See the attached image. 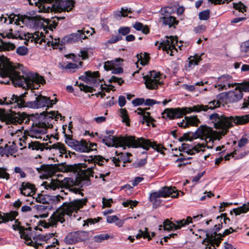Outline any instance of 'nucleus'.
<instances>
[{"label":"nucleus","mask_w":249,"mask_h":249,"mask_svg":"<svg viewBox=\"0 0 249 249\" xmlns=\"http://www.w3.org/2000/svg\"><path fill=\"white\" fill-rule=\"evenodd\" d=\"M185 118L186 119L185 125H188V126L189 125L196 126L200 123V121L196 116L185 117Z\"/></svg>","instance_id":"obj_40"},{"label":"nucleus","mask_w":249,"mask_h":249,"mask_svg":"<svg viewBox=\"0 0 249 249\" xmlns=\"http://www.w3.org/2000/svg\"><path fill=\"white\" fill-rule=\"evenodd\" d=\"M75 86H78L80 90L84 91L85 92H92L93 91H95L93 87L85 85L84 84L80 83L79 84L78 81L75 82Z\"/></svg>","instance_id":"obj_46"},{"label":"nucleus","mask_w":249,"mask_h":249,"mask_svg":"<svg viewBox=\"0 0 249 249\" xmlns=\"http://www.w3.org/2000/svg\"><path fill=\"white\" fill-rule=\"evenodd\" d=\"M25 92L19 96H13L14 102L17 103L18 107H29L31 108H39L46 107L50 108L53 107V105L57 102V99L55 98L54 99H51L50 97L43 96L40 93H35V100L32 101H26L24 99L26 96Z\"/></svg>","instance_id":"obj_5"},{"label":"nucleus","mask_w":249,"mask_h":249,"mask_svg":"<svg viewBox=\"0 0 249 249\" xmlns=\"http://www.w3.org/2000/svg\"><path fill=\"white\" fill-rule=\"evenodd\" d=\"M60 42L59 38H54V40H52V41H48L47 44L49 46H52L53 49H57L59 46Z\"/></svg>","instance_id":"obj_56"},{"label":"nucleus","mask_w":249,"mask_h":249,"mask_svg":"<svg viewBox=\"0 0 249 249\" xmlns=\"http://www.w3.org/2000/svg\"><path fill=\"white\" fill-rule=\"evenodd\" d=\"M36 209L39 211H42L44 213L42 214H40V216L41 217H47L48 216V211L52 210L53 209H55L54 206H53L52 204H50V205H36Z\"/></svg>","instance_id":"obj_31"},{"label":"nucleus","mask_w":249,"mask_h":249,"mask_svg":"<svg viewBox=\"0 0 249 249\" xmlns=\"http://www.w3.org/2000/svg\"><path fill=\"white\" fill-rule=\"evenodd\" d=\"M77 242L85 241L89 238V233L88 231H75Z\"/></svg>","instance_id":"obj_35"},{"label":"nucleus","mask_w":249,"mask_h":249,"mask_svg":"<svg viewBox=\"0 0 249 249\" xmlns=\"http://www.w3.org/2000/svg\"><path fill=\"white\" fill-rule=\"evenodd\" d=\"M147 109H148L147 108L142 109L139 107L137 109L138 111V114L141 115L140 117V122L142 123V124L146 123L147 125L149 126V124L152 123L155 120L150 116V113L149 112L145 111Z\"/></svg>","instance_id":"obj_26"},{"label":"nucleus","mask_w":249,"mask_h":249,"mask_svg":"<svg viewBox=\"0 0 249 249\" xmlns=\"http://www.w3.org/2000/svg\"><path fill=\"white\" fill-rule=\"evenodd\" d=\"M109 82L110 83H117L120 86L124 83V81L122 78L115 76H112L109 79Z\"/></svg>","instance_id":"obj_59"},{"label":"nucleus","mask_w":249,"mask_h":249,"mask_svg":"<svg viewBox=\"0 0 249 249\" xmlns=\"http://www.w3.org/2000/svg\"><path fill=\"white\" fill-rule=\"evenodd\" d=\"M120 116L122 118L123 122L125 123L127 126H129L130 120L127 114V110L124 108L120 109Z\"/></svg>","instance_id":"obj_44"},{"label":"nucleus","mask_w":249,"mask_h":249,"mask_svg":"<svg viewBox=\"0 0 249 249\" xmlns=\"http://www.w3.org/2000/svg\"><path fill=\"white\" fill-rule=\"evenodd\" d=\"M198 54H196L194 56H190L188 58V61L185 64V68L187 71H190L193 69L196 65H197L201 61V55Z\"/></svg>","instance_id":"obj_27"},{"label":"nucleus","mask_w":249,"mask_h":249,"mask_svg":"<svg viewBox=\"0 0 249 249\" xmlns=\"http://www.w3.org/2000/svg\"><path fill=\"white\" fill-rule=\"evenodd\" d=\"M177 41L173 39V38L172 36L168 37L166 36V38L165 40H163L162 42L160 43V45L158 48L159 49L160 48H162L163 51L167 52L168 53H169V51H170L171 53H170V55H173V50H176L175 44L177 43Z\"/></svg>","instance_id":"obj_20"},{"label":"nucleus","mask_w":249,"mask_h":249,"mask_svg":"<svg viewBox=\"0 0 249 249\" xmlns=\"http://www.w3.org/2000/svg\"><path fill=\"white\" fill-rule=\"evenodd\" d=\"M34 41L35 43L41 44L43 42H46L42 32H36L32 35L31 41Z\"/></svg>","instance_id":"obj_33"},{"label":"nucleus","mask_w":249,"mask_h":249,"mask_svg":"<svg viewBox=\"0 0 249 249\" xmlns=\"http://www.w3.org/2000/svg\"><path fill=\"white\" fill-rule=\"evenodd\" d=\"M14 172L15 173L19 174L20 178H25L26 177L25 173L19 167H15L14 168Z\"/></svg>","instance_id":"obj_63"},{"label":"nucleus","mask_w":249,"mask_h":249,"mask_svg":"<svg viewBox=\"0 0 249 249\" xmlns=\"http://www.w3.org/2000/svg\"><path fill=\"white\" fill-rule=\"evenodd\" d=\"M123 38L122 36L120 35L113 36L109 39L107 40V43L108 44H114L118 41L122 40Z\"/></svg>","instance_id":"obj_55"},{"label":"nucleus","mask_w":249,"mask_h":249,"mask_svg":"<svg viewBox=\"0 0 249 249\" xmlns=\"http://www.w3.org/2000/svg\"><path fill=\"white\" fill-rule=\"evenodd\" d=\"M82 64L83 62L81 61L79 62L78 65L70 62L68 63L64 68L66 70H69L70 72L72 73L74 72L75 70L78 69L80 67H82Z\"/></svg>","instance_id":"obj_41"},{"label":"nucleus","mask_w":249,"mask_h":249,"mask_svg":"<svg viewBox=\"0 0 249 249\" xmlns=\"http://www.w3.org/2000/svg\"><path fill=\"white\" fill-rule=\"evenodd\" d=\"M89 77H88V84L90 85L93 87H97L100 85V80L98 79L100 76V73L98 71L92 72L89 71Z\"/></svg>","instance_id":"obj_30"},{"label":"nucleus","mask_w":249,"mask_h":249,"mask_svg":"<svg viewBox=\"0 0 249 249\" xmlns=\"http://www.w3.org/2000/svg\"><path fill=\"white\" fill-rule=\"evenodd\" d=\"M44 184L45 185V189L51 190L55 191L56 189L59 190V182L55 179H52L50 182H44Z\"/></svg>","instance_id":"obj_32"},{"label":"nucleus","mask_w":249,"mask_h":249,"mask_svg":"<svg viewBox=\"0 0 249 249\" xmlns=\"http://www.w3.org/2000/svg\"><path fill=\"white\" fill-rule=\"evenodd\" d=\"M37 171L43 176H52L55 174L57 171L56 165L42 164L40 167L37 168Z\"/></svg>","instance_id":"obj_24"},{"label":"nucleus","mask_w":249,"mask_h":249,"mask_svg":"<svg viewBox=\"0 0 249 249\" xmlns=\"http://www.w3.org/2000/svg\"><path fill=\"white\" fill-rule=\"evenodd\" d=\"M87 202L86 199H78L70 202H64L59 206L50 218V223L52 226L56 225L58 222L63 223L65 222L66 215L71 216L72 213L77 212L82 208Z\"/></svg>","instance_id":"obj_4"},{"label":"nucleus","mask_w":249,"mask_h":249,"mask_svg":"<svg viewBox=\"0 0 249 249\" xmlns=\"http://www.w3.org/2000/svg\"><path fill=\"white\" fill-rule=\"evenodd\" d=\"M206 235L209 244H210L213 247H214L215 245L217 247L219 245L220 241L217 240L215 238H213V236L209 237L208 234H207Z\"/></svg>","instance_id":"obj_54"},{"label":"nucleus","mask_w":249,"mask_h":249,"mask_svg":"<svg viewBox=\"0 0 249 249\" xmlns=\"http://www.w3.org/2000/svg\"><path fill=\"white\" fill-rule=\"evenodd\" d=\"M45 122H47V123L49 124V122H48V121H51L53 119H55V121H57L58 119L59 118H62V116L61 114L58 113V112H55V111H51L48 112L47 114L45 115Z\"/></svg>","instance_id":"obj_34"},{"label":"nucleus","mask_w":249,"mask_h":249,"mask_svg":"<svg viewBox=\"0 0 249 249\" xmlns=\"http://www.w3.org/2000/svg\"><path fill=\"white\" fill-rule=\"evenodd\" d=\"M13 96H16L15 94H13L12 96V97L10 98V100L7 97L4 98V100L3 101L1 99H0V105H12V107H18V106L17 105V103L15 102H14V100H13Z\"/></svg>","instance_id":"obj_43"},{"label":"nucleus","mask_w":249,"mask_h":249,"mask_svg":"<svg viewBox=\"0 0 249 249\" xmlns=\"http://www.w3.org/2000/svg\"><path fill=\"white\" fill-rule=\"evenodd\" d=\"M235 84L236 83H233L232 76L228 74H224L218 78L214 87L219 90H223L233 87Z\"/></svg>","instance_id":"obj_14"},{"label":"nucleus","mask_w":249,"mask_h":249,"mask_svg":"<svg viewBox=\"0 0 249 249\" xmlns=\"http://www.w3.org/2000/svg\"><path fill=\"white\" fill-rule=\"evenodd\" d=\"M19 190L21 195L29 197L26 200L27 201L30 202V204L33 203L34 197H32V195L35 191V187L33 184L29 182H22L19 187Z\"/></svg>","instance_id":"obj_18"},{"label":"nucleus","mask_w":249,"mask_h":249,"mask_svg":"<svg viewBox=\"0 0 249 249\" xmlns=\"http://www.w3.org/2000/svg\"><path fill=\"white\" fill-rule=\"evenodd\" d=\"M103 142L108 147L115 145L116 147L127 146L133 148L140 147L146 150L151 147L157 152H160V149L162 148L156 142H152L149 139H146L142 137L138 138L132 136L117 138L112 135H109L103 139Z\"/></svg>","instance_id":"obj_2"},{"label":"nucleus","mask_w":249,"mask_h":249,"mask_svg":"<svg viewBox=\"0 0 249 249\" xmlns=\"http://www.w3.org/2000/svg\"><path fill=\"white\" fill-rule=\"evenodd\" d=\"M243 96V93L238 88L234 90L230 91L226 93V99L229 103H236L241 100Z\"/></svg>","instance_id":"obj_22"},{"label":"nucleus","mask_w":249,"mask_h":249,"mask_svg":"<svg viewBox=\"0 0 249 249\" xmlns=\"http://www.w3.org/2000/svg\"><path fill=\"white\" fill-rule=\"evenodd\" d=\"M109 237L110 236L108 234L102 233L94 236L93 237V240L95 242L101 243L104 240L108 239Z\"/></svg>","instance_id":"obj_45"},{"label":"nucleus","mask_w":249,"mask_h":249,"mask_svg":"<svg viewBox=\"0 0 249 249\" xmlns=\"http://www.w3.org/2000/svg\"><path fill=\"white\" fill-rule=\"evenodd\" d=\"M160 13L162 17L160 18V21L166 26H168L171 28L172 26L177 25L178 21L176 18L173 16L170 15L167 11V8H163L160 10Z\"/></svg>","instance_id":"obj_19"},{"label":"nucleus","mask_w":249,"mask_h":249,"mask_svg":"<svg viewBox=\"0 0 249 249\" xmlns=\"http://www.w3.org/2000/svg\"><path fill=\"white\" fill-rule=\"evenodd\" d=\"M87 38L82 30H77L76 33H72L64 36L61 39V44H72Z\"/></svg>","instance_id":"obj_17"},{"label":"nucleus","mask_w":249,"mask_h":249,"mask_svg":"<svg viewBox=\"0 0 249 249\" xmlns=\"http://www.w3.org/2000/svg\"><path fill=\"white\" fill-rule=\"evenodd\" d=\"M175 194L172 196V197H177L178 193L177 190L175 187L165 186L161 188L157 192H154L150 194L149 200L153 204L154 206L157 205V202H159L158 205H160V200L158 198L160 197H166L171 195Z\"/></svg>","instance_id":"obj_8"},{"label":"nucleus","mask_w":249,"mask_h":249,"mask_svg":"<svg viewBox=\"0 0 249 249\" xmlns=\"http://www.w3.org/2000/svg\"><path fill=\"white\" fill-rule=\"evenodd\" d=\"M238 88L242 92H249V81L240 84Z\"/></svg>","instance_id":"obj_57"},{"label":"nucleus","mask_w":249,"mask_h":249,"mask_svg":"<svg viewBox=\"0 0 249 249\" xmlns=\"http://www.w3.org/2000/svg\"><path fill=\"white\" fill-rule=\"evenodd\" d=\"M18 215V213L16 211H11L10 213H2L0 211V224L2 223H7L9 221H12L15 220L16 216Z\"/></svg>","instance_id":"obj_29"},{"label":"nucleus","mask_w":249,"mask_h":249,"mask_svg":"<svg viewBox=\"0 0 249 249\" xmlns=\"http://www.w3.org/2000/svg\"><path fill=\"white\" fill-rule=\"evenodd\" d=\"M47 125L46 122L36 123L33 122L32 127L27 131L29 136L36 139H41V136L45 134L47 132Z\"/></svg>","instance_id":"obj_12"},{"label":"nucleus","mask_w":249,"mask_h":249,"mask_svg":"<svg viewBox=\"0 0 249 249\" xmlns=\"http://www.w3.org/2000/svg\"><path fill=\"white\" fill-rule=\"evenodd\" d=\"M64 241L67 244H73L77 242L75 231L68 233L65 237Z\"/></svg>","instance_id":"obj_37"},{"label":"nucleus","mask_w":249,"mask_h":249,"mask_svg":"<svg viewBox=\"0 0 249 249\" xmlns=\"http://www.w3.org/2000/svg\"><path fill=\"white\" fill-rule=\"evenodd\" d=\"M191 139H196L200 138L204 139L205 143H197L192 149L187 151V155H192L196 153H198L202 151L206 146L208 148L212 149L213 147V143L215 140H219V134L216 131H214L206 125H200L194 132L191 133Z\"/></svg>","instance_id":"obj_3"},{"label":"nucleus","mask_w":249,"mask_h":249,"mask_svg":"<svg viewBox=\"0 0 249 249\" xmlns=\"http://www.w3.org/2000/svg\"><path fill=\"white\" fill-rule=\"evenodd\" d=\"M206 30V27L203 25H200L195 27L194 29V31L196 34H200L205 32Z\"/></svg>","instance_id":"obj_62"},{"label":"nucleus","mask_w":249,"mask_h":249,"mask_svg":"<svg viewBox=\"0 0 249 249\" xmlns=\"http://www.w3.org/2000/svg\"><path fill=\"white\" fill-rule=\"evenodd\" d=\"M28 48L24 46H19L18 47L16 50V53L17 54L20 56L26 55L28 53Z\"/></svg>","instance_id":"obj_53"},{"label":"nucleus","mask_w":249,"mask_h":249,"mask_svg":"<svg viewBox=\"0 0 249 249\" xmlns=\"http://www.w3.org/2000/svg\"><path fill=\"white\" fill-rule=\"evenodd\" d=\"M74 150L80 152L88 153L91 151L96 150L97 144L95 143L90 142L89 141L82 140L77 141Z\"/></svg>","instance_id":"obj_16"},{"label":"nucleus","mask_w":249,"mask_h":249,"mask_svg":"<svg viewBox=\"0 0 249 249\" xmlns=\"http://www.w3.org/2000/svg\"><path fill=\"white\" fill-rule=\"evenodd\" d=\"M131 13L130 10H128L127 8L124 9L122 8V10L121 11H117L114 12V16L115 18H118L121 17H126L127 16V13Z\"/></svg>","instance_id":"obj_48"},{"label":"nucleus","mask_w":249,"mask_h":249,"mask_svg":"<svg viewBox=\"0 0 249 249\" xmlns=\"http://www.w3.org/2000/svg\"><path fill=\"white\" fill-rule=\"evenodd\" d=\"M219 101L213 100L210 102L207 105H197L189 107L168 108L164 110L163 115H166L170 119H175L182 117L184 115L192 112L206 111L209 109H214L220 106Z\"/></svg>","instance_id":"obj_6"},{"label":"nucleus","mask_w":249,"mask_h":249,"mask_svg":"<svg viewBox=\"0 0 249 249\" xmlns=\"http://www.w3.org/2000/svg\"><path fill=\"white\" fill-rule=\"evenodd\" d=\"M101 220H102V218L100 217H98L97 218H88L86 220L83 221L84 224L83 226H89V225H94V224L99 222Z\"/></svg>","instance_id":"obj_47"},{"label":"nucleus","mask_w":249,"mask_h":249,"mask_svg":"<svg viewBox=\"0 0 249 249\" xmlns=\"http://www.w3.org/2000/svg\"><path fill=\"white\" fill-rule=\"evenodd\" d=\"M199 18L200 20H206L210 18V10L207 9L206 10L202 11L199 13Z\"/></svg>","instance_id":"obj_52"},{"label":"nucleus","mask_w":249,"mask_h":249,"mask_svg":"<svg viewBox=\"0 0 249 249\" xmlns=\"http://www.w3.org/2000/svg\"><path fill=\"white\" fill-rule=\"evenodd\" d=\"M16 118L20 119L18 122H24L25 123H28L30 122V119L33 118V117L30 116L25 113H22V114H18V115L16 117Z\"/></svg>","instance_id":"obj_49"},{"label":"nucleus","mask_w":249,"mask_h":249,"mask_svg":"<svg viewBox=\"0 0 249 249\" xmlns=\"http://www.w3.org/2000/svg\"><path fill=\"white\" fill-rule=\"evenodd\" d=\"M22 230V232L20 233V237L25 240V243L28 246H32L34 243L32 241V238H34V235L32 231V228H25L23 227Z\"/></svg>","instance_id":"obj_28"},{"label":"nucleus","mask_w":249,"mask_h":249,"mask_svg":"<svg viewBox=\"0 0 249 249\" xmlns=\"http://www.w3.org/2000/svg\"><path fill=\"white\" fill-rule=\"evenodd\" d=\"M109 160L108 159H105V158H103L102 156L100 155H96L94 157V161L95 164H98L99 166H103V165H106V163L108 162ZM107 167H109V166H107Z\"/></svg>","instance_id":"obj_39"},{"label":"nucleus","mask_w":249,"mask_h":249,"mask_svg":"<svg viewBox=\"0 0 249 249\" xmlns=\"http://www.w3.org/2000/svg\"><path fill=\"white\" fill-rule=\"evenodd\" d=\"M249 211V202L243 204L237 208H234L232 211L236 215H240L242 213H246Z\"/></svg>","instance_id":"obj_38"},{"label":"nucleus","mask_w":249,"mask_h":249,"mask_svg":"<svg viewBox=\"0 0 249 249\" xmlns=\"http://www.w3.org/2000/svg\"><path fill=\"white\" fill-rule=\"evenodd\" d=\"M52 147V148L58 150L59 151L60 156H63V154H65V157H67V150L65 145L63 144L57 142L53 144Z\"/></svg>","instance_id":"obj_36"},{"label":"nucleus","mask_w":249,"mask_h":249,"mask_svg":"<svg viewBox=\"0 0 249 249\" xmlns=\"http://www.w3.org/2000/svg\"><path fill=\"white\" fill-rule=\"evenodd\" d=\"M209 119L214 123L213 125L216 129L227 130L233 126V124H243L249 122V114L244 116L235 117L220 116L218 113L212 114Z\"/></svg>","instance_id":"obj_7"},{"label":"nucleus","mask_w":249,"mask_h":249,"mask_svg":"<svg viewBox=\"0 0 249 249\" xmlns=\"http://www.w3.org/2000/svg\"><path fill=\"white\" fill-rule=\"evenodd\" d=\"M147 157L146 156V158L143 159L138 160L134 163V167L136 168H140L146 164L147 162Z\"/></svg>","instance_id":"obj_58"},{"label":"nucleus","mask_w":249,"mask_h":249,"mask_svg":"<svg viewBox=\"0 0 249 249\" xmlns=\"http://www.w3.org/2000/svg\"><path fill=\"white\" fill-rule=\"evenodd\" d=\"M56 12L71 11L74 6L73 0H57Z\"/></svg>","instance_id":"obj_21"},{"label":"nucleus","mask_w":249,"mask_h":249,"mask_svg":"<svg viewBox=\"0 0 249 249\" xmlns=\"http://www.w3.org/2000/svg\"><path fill=\"white\" fill-rule=\"evenodd\" d=\"M241 50L242 53H249V40L241 44Z\"/></svg>","instance_id":"obj_60"},{"label":"nucleus","mask_w":249,"mask_h":249,"mask_svg":"<svg viewBox=\"0 0 249 249\" xmlns=\"http://www.w3.org/2000/svg\"><path fill=\"white\" fill-rule=\"evenodd\" d=\"M143 79L146 88L149 89H157L159 85L163 84L160 72L155 71H149L143 76Z\"/></svg>","instance_id":"obj_10"},{"label":"nucleus","mask_w":249,"mask_h":249,"mask_svg":"<svg viewBox=\"0 0 249 249\" xmlns=\"http://www.w3.org/2000/svg\"><path fill=\"white\" fill-rule=\"evenodd\" d=\"M56 2L57 0H37V1H35V4L37 5L38 3L39 12L49 13L56 12Z\"/></svg>","instance_id":"obj_15"},{"label":"nucleus","mask_w":249,"mask_h":249,"mask_svg":"<svg viewBox=\"0 0 249 249\" xmlns=\"http://www.w3.org/2000/svg\"><path fill=\"white\" fill-rule=\"evenodd\" d=\"M10 147H8L7 144H6L4 147L0 146V154L1 156L7 155L9 153Z\"/></svg>","instance_id":"obj_64"},{"label":"nucleus","mask_w":249,"mask_h":249,"mask_svg":"<svg viewBox=\"0 0 249 249\" xmlns=\"http://www.w3.org/2000/svg\"><path fill=\"white\" fill-rule=\"evenodd\" d=\"M116 155L118 156V157L117 158H113L112 159V162L113 164H115L116 166H119V163L122 161L124 163H126L127 162H130L131 160H130V156H132L131 154L129 153H123L120 152L118 153V151H115Z\"/></svg>","instance_id":"obj_25"},{"label":"nucleus","mask_w":249,"mask_h":249,"mask_svg":"<svg viewBox=\"0 0 249 249\" xmlns=\"http://www.w3.org/2000/svg\"><path fill=\"white\" fill-rule=\"evenodd\" d=\"M0 36V75L2 77H8L15 87H21L24 89H37L40 84L45 83L44 78L36 73L30 71L21 72L17 71L11 64L8 58L2 53L3 51H10L16 48L14 43L2 39Z\"/></svg>","instance_id":"obj_1"},{"label":"nucleus","mask_w":249,"mask_h":249,"mask_svg":"<svg viewBox=\"0 0 249 249\" xmlns=\"http://www.w3.org/2000/svg\"><path fill=\"white\" fill-rule=\"evenodd\" d=\"M130 27L127 26H121L119 28L118 30V33L122 36H126L129 33H130Z\"/></svg>","instance_id":"obj_50"},{"label":"nucleus","mask_w":249,"mask_h":249,"mask_svg":"<svg viewBox=\"0 0 249 249\" xmlns=\"http://www.w3.org/2000/svg\"><path fill=\"white\" fill-rule=\"evenodd\" d=\"M66 138H65V142L67 144H68V146L71 147L73 149H74V148L75 147V145L76 144V142L77 141L75 140L74 139L71 138L68 135H65Z\"/></svg>","instance_id":"obj_51"},{"label":"nucleus","mask_w":249,"mask_h":249,"mask_svg":"<svg viewBox=\"0 0 249 249\" xmlns=\"http://www.w3.org/2000/svg\"><path fill=\"white\" fill-rule=\"evenodd\" d=\"M233 7L235 9L237 10L240 12H242L243 13L244 12L246 11L247 7L243 4H237L234 3Z\"/></svg>","instance_id":"obj_61"},{"label":"nucleus","mask_w":249,"mask_h":249,"mask_svg":"<svg viewBox=\"0 0 249 249\" xmlns=\"http://www.w3.org/2000/svg\"><path fill=\"white\" fill-rule=\"evenodd\" d=\"M192 223V218L190 216H188L186 219H183L180 220L176 221L175 223L170 221L168 219H166L163 223V225L159 226V230H161L162 227L164 230L173 231L180 229L181 228L184 227L189 224Z\"/></svg>","instance_id":"obj_11"},{"label":"nucleus","mask_w":249,"mask_h":249,"mask_svg":"<svg viewBox=\"0 0 249 249\" xmlns=\"http://www.w3.org/2000/svg\"><path fill=\"white\" fill-rule=\"evenodd\" d=\"M0 36L5 39H24L26 36V34L22 31L17 30L15 31L14 33L13 32V30L10 29L8 32H5L0 33Z\"/></svg>","instance_id":"obj_23"},{"label":"nucleus","mask_w":249,"mask_h":249,"mask_svg":"<svg viewBox=\"0 0 249 249\" xmlns=\"http://www.w3.org/2000/svg\"><path fill=\"white\" fill-rule=\"evenodd\" d=\"M0 20L4 23H7V21L8 20L9 22L7 23L8 24H11L14 22V24L19 25H20V22H21L23 24L30 27H35L36 25V21L34 17L18 16L15 15H11L8 17V19L5 17H0Z\"/></svg>","instance_id":"obj_9"},{"label":"nucleus","mask_w":249,"mask_h":249,"mask_svg":"<svg viewBox=\"0 0 249 249\" xmlns=\"http://www.w3.org/2000/svg\"><path fill=\"white\" fill-rule=\"evenodd\" d=\"M28 147L32 150H40L41 151L43 150L44 148V146L43 145L36 141L29 142L28 143Z\"/></svg>","instance_id":"obj_42"},{"label":"nucleus","mask_w":249,"mask_h":249,"mask_svg":"<svg viewBox=\"0 0 249 249\" xmlns=\"http://www.w3.org/2000/svg\"><path fill=\"white\" fill-rule=\"evenodd\" d=\"M36 199V202L42 204L47 205L52 204L55 208H57L56 205L61 202V200L63 199V197L60 195L54 196L40 194L37 195Z\"/></svg>","instance_id":"obj_13"}]
</instances>
